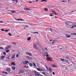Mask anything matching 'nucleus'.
Instances as JSON below:
<instances>
[{"label": "nucleus", "mask_w": 76, "mask_h": 76, "mask_svg": "<svg viewBox=\"0 0 76 76\" xmlns=\"http://www.w3.org/2000/svg\"><path fill=\"white\" fill-rule=\"evenodd\" d=\"M50 16L52 17V16H53V15H50Z\"/></svg>", "instance_id": "61"}, {"label": "nucleus", "mask_w": 76, "mask_h": 76, "mask_svg": "<svg viewBox=\"0 0 76 76\" xmlns=\"http://www.w3.org/2000/svg\"><path fill=\"white\" fill-rule=\"evenodd\" d=\"M50 58H50V57H48L46 58V60H47L48 61H49L50 60Z\"/></svg>", "instance_id": "11"}, {"label": "nucleus", "mask_w": 76, "mask_h": 76, "mask_svg": "<svg viewBox=\"0 0 76 76\" xmlns=\"http://www.w3.org/2000/svg\"><path fill=\"white\" fill-rule=\"evenodd\" d=\"M37 72H37L35 70L33 71V73L34 74V75H35L36 74H37Z\"/></svg>", "instance_id": "15"}, {"label": "nucleus", "mask_w": 76, "mask_h": 76, "mask_svg": "<svg viewBox=\"0 0 76 76\" xmlns=\"http://www.w3.org/2000/svg\"><path fill=\"white\" fill-rule=\"evenodd\" d=\"M2 73L3 74H5V75H7V72L5 71H3L2 72Z\"/></svg>", "instance_id": "9"}, {"label": "nucleus", "mask_w": 76, "mask_h": 76, "mask_svg": "<svg viewBox=\"0 0 76 76\" xmlns=\"http://www.w3.org/2000/svg\"><path fill=\"white\" fill-rule=\"evenodd\" d=\"M10 23H15V22H13L12 21H10Z\"/></svg>", "instance_id": "53"}, {"label": "nucleus", "mask_w": 76, "mask_h": 76, "mask_svg": "<svg viewBox=\"0 0 76 76\" xmlns=\"http://www.w3.org/2000/svg\"><path fill=\"white\" fill-rule=\"evenodd\" d=\"M65 58H66V59H67L68 60H69V57L66 56V57H65Z\"/></svg>", "instance_id": "31"}, {"label": "nucleus", "mask_w": 76, "mask_h": 76, "mask_svg": "<svg viewBox=\"0 0 76 76\" xmlns=\"http://www.w3.org/2000/svg\"><path fill=\"white\" fill-rule=\"evenodd\" d=\"M11 70V69L10 68H7L6 69V71L8 72H10Z\"/></svg>", "instance_id": "5"}, {"label": "nucleus", "mask_w": 76, "mask_h": 76, "mask_svg": "<svg viewBox=\"0 0 76 76\" xmlns=\"http://www.w3.org/2000/svg\"><path fill=\"white\" fill-rule=\"evenodd\" d=\"M72 66V64L69 65V66H68V67H69V66Z\"/></svg>", "instance_id": "52"}, {"label": "nucleus", "mask_w": 76, "mask_h": 76, "mask_svg": "<svg viewBox=\"0 0 76 76\" xmlns=\"http://www.w3.org/2000/svg\"><path fill=\"white\" fill-rule=\"evenodd\" d=\"M33 45L34 48H35V50H37V45H36V44L34 43Z\"/></svg>", "instance_id": "4"}, {"label": "nucleus", "mask_w": 76, "mask_h": 76, "mask_svg": "<svg viewBox=\"0 0 76 76\" xmlns=\"http://www.w3.org/2000/svg\"><path fill=\"white\" fill-rule=\"evenodd\" d=\"M16 12L15 11H12L11 12V13H16Z\"/></svg>", "instance_id": "43"}, {"label": "nucleus", "mask_w": 76, "mask_h": 76, "mask_svg": "<svg viewBox=\"0 0 76 76\" xmlns=\"http://www.w3.org/2000/svg\"><path fill=\"white\" fill-rule=\"evenodd\" d=\"M43 1H45V2H47L46 1H45V0H42L41 2H43Z\"/></svg>", "instance_id": "38"}, {"label": "nucleus", "mask_w": 76, "mask_h": 76, "mask_svg": "<svg viewBox=\"0 0 76 76\" xmlns=\"http://www.w3.org/2000/svg\"><path fill=\"white\" fill-rule=\"evenodd\" d=\"M49 30H50V31L51 32H53V31H52V29L50 28L49 29Z\"/></svg>", "instance_id": "42"}, {"label": "nucleus", "mask_w": 76, "mask_h": 76, "mask_svg": "<svg viewBox=\"0 0 76 76\" xmlns=\"http://www.w3.org/2000/svg\"><path fill=\"white\" fill-rule=\"evenodd\" d=\"M33 64L34 65V67H37V65H36V64L35 63Z\"/></svg>", "instance_id": "28"}, {"label": "nucleus", "mask_w": 76, "mask_h": 76, "mask_svg": "<svg viewBox=\"0 0 76 76\" xmlns=\"http://www.w3.org/2000/svg\"><path fill=\"white\" fill-rule=\"evenodd\" d=\"M19 72L20 73H23V71L22 70H20L19 71Z\"/></svg>", "instance_id": "14"}, {"label": "nucleus", "mask_w": 76, "mask_h": 76, "mask_svg": "<svg viewBox=\"0 0 76 76\" xmlns=\"http://www.w3.org/2000/svg\"><path fill=\"white\" fill-rule=\"evenodd\" d=\"M9 51H10V50H7V51H5V52L6 53H9Z\"/></svg>", "instance_id": "37"}, {"label": "nucleus", "mask_w": 76, "mask_h": 76, "mask_svg": "<svg viewBox=\"0 0 76 76\" xmlns=\"http://www.w3.org/2000/svg\"><path fill=\"white\" fill-rule=\"evenodd\" d=\"M40 76H44L43 75H42L41 74H40Z\"/></svg>", "instance_id": "57"}, {"label": "nucleus", "mask_w": 76, "mask_h": 76, "mask_svg": "<svg viewBox=\"0 0 76 76\" xmlns=\"http://www.w3.org/2000/svg\"><path fill=\"white\" fill-rule=\"evenodd\" d=\"M49 71L50 72H52V69H51V68H49Z\"/></svg>", "instance_id": "29"}, {"label": "nucleus", "mask_w": 76, "mask_h": 76, "mask_svg": "<svg viewBox=\"0 0 76 76\" xmlns=\"http://www.w3.org/2000/svg\"><path fill=\"white\" fill-rule=\"evenodd\" d=\"M45 11H46V12H48V9L47 8H45Z\"/></svg>", "instance_id": "19"}, {"label": "nucleus", "mask_w": 76, "mask_h": 76, "mask_svg": "<svg viewBox=\"0 0 76 76\" xmlns=\"http://www.w3.org/2000/svg\"><path fill=\"white\" fill-rule=\"evenodd\" d=\"M29 66H30V67H32V64L31 63H30L29 64Z\"/></svg>", "instance_id": "27"}, {"label": "nucleus", "mask_w": 76, "mask_h": 76, "mask_svg": "<svg viewBox=\"0 0 76 76\" xmlns=\"http://www.w3.org/2000/svg\"><path fill=\"white\" fill-rule=\"evenodd\" d=\"M31 34H38V32H34V33H32V32H31Z\"/></svg>", "instance_id": "22"}, {"label": "nucleus", "mask_w": 76, "mask_h": 76, "mask_svg": "<svg viewBox=\"0 0 76 76\" xmlns=\"http://www.w3.org/2000/svg\"><path fill=\"white\" fill-rule=\"evenodd\" d=\"M60 60H61V61H64V59H62L61 58L60 59Z\"/></svg>", "instance_id": "41"}, {"label": "nucleus", "mask_w": 76, "mask_h": 76, "mask_svg": "<svg viewBox=\"0 0 76 76\" xmlns=\"http://www.w3.org/2000/svg\"><path fill=\"white\" fill-rule=\"evenodd\" d=\"M15 2H16V3H18V1L16 0L15 1Z\"/></svg>", "instance_id": "55"}, {"label": "nucleus", "mask_w": 76, "mask_h": 76, "mask_svg": "<svg viewBox=\"0 0 76 76\" xmlns=\"http://www.w3.org/2000/svg\"><path fill=\"white\" fill-rule=\"evenodd\" d=\"M34 75L35 76H39L40 75V74L39 72H37V73L36 74H34Z\"/></svg>", "instance_id": "8"}, {"label": "nucleus", "mask_w": 76, "mask_h": 76, "mask_svg": "<svg viewBox=\"0 0 76 76\" xmlns=\"http://www.w3.org/2000/svg\"><path fill=\"white\" fill-rule=\"evenodd\" d=\"M12 44H13L14 45H16V43L15 42H12Z\"/></svg>", "instance_id": "26"}, {"label": "nucleus", "mask_w": 76, "mask_h": 76, "mask_svg": "<svg viewBox=\"0 0 76 76\" xmlns=\"http://www.w3.org/2000/svg\"><path fill=\"white\" fill-rule=\"evenodd\" d=\"M52 12L55 13V15H57V13H56V12L53 11Z\"/></svg>", "instance_id": "33"}, {"label": "nucleus", "mask_w": 76, "mask_h": 76, "mask_svg": "<svg viewBox=\"0 0 76 76\" xmlns=\"http://www.w3.org/2000/svg\"><path fill=\"white\" fill-rule=\"evenodd\" d=\"M38 0H37L36 1V2H37V1H38Z\"/></svg>", "instance_id": "64"}, {"label": "nucleus", "mask_w": 76, "mask_h": 76, "mask_svg": "<svg viewBox=\"0 0 76 76\" xmlns=\"http://www.w3.org/2000/svg\"><path fill=\"white\" fill-rule=\"evenodd\" d=\"M45 76H47V74H45V75H44Z\"/></svg>", "instance_id": "48"}, {"label": "nucleus", "mask_w": 76, "mask_h": 76, "mask_svg": "<svg viewBox=\"0 0 76 76\" xmlns=\"http://www.w3.org/2000/svg\"><path fill=\"white\" fill-rule=\"evenodd\" d=\"M16 57H19V55L18 54H17L16 56Z\"/></svg>", "instance_id": "46"}, {"label": "nucleus", "mask_w": 76, "mask_h": 76, "mask_svg": "<svg viewBox=\"0 0 76 76\" xmlns=\"http://www.w3.org/2000/svg\"><path fill=\"white\" fill-rule=\"evenodd\" d=\"M53 75H55V72H53Z\"/></svg>", "instance_id": "49"}, {"label": "nucleus", "mask_w": 76, "mask_h": 76, "mask_svg": "<svg viewBox=\"0 0 76 76\" xmlns=\"http://www.w3.org/2000/svg\"><path fill=\"white\" fill-rule=\"evenodd\" d=\"M12 69H13V70H15V69H16V68H15V67L13 66L12 67Z\"/></svg>", "instance_id": "25"}, {"label": "nucleus", "mask_w": 76, "mask_h": 76, "mask_svg": "<svg viewBox=\"0 0 76 76\" xmlns=\"http://www.w3.org/2000/svg\"><path fill=\"white\" fill-rule=\"evenodd\" d=\"M9 31V30H6L5 31V32H8Z\"/></svg>", "instance_id": "45"}, {"label": "nucleus", "mask_w": 76, "mask_h": 76, "mask_svg": "<svg viewBox=\"0 0 76 76\" xmlns=\"http://www.w3.org/2000/svg\"><path fill=\"white\" fill-rule=\"evenodd\" d=\"M72 35H76V34L75 33H74L72 34Z\"/></svg>", "instance_id": "54"}, {"label": "nucleus", "mask_w": 76, "mask_h": 76, "mask_svg": "<svg viewBox=\"0 0 76 76\" xmlns=\"http://www.w3.org/2000/svg\"><path fill=\"white\" fill-rule=\"evenodd\" d=\"M70 22L69 21H67L66 23V25L68 26H69V25H70Z\"/></svg>", "instance_id": "7"}, {"label": "nucleus", "mask_w": 76, "mask_h": 76, "mask_svg": "<svg viewBox=\"0 0 76 76\" xmlns=\"http://www.w3.org/2000/svg\"><path fill=\"white\" fill-rule=\"evenodd\" d=\"M45 54H47V55L46 56V57H49V55H48V54L47 52H46L45 53Z\"/></svg>", "instance_id": "18"}, {"label": "nucleus", "mask_w": 76, "mask_h": 76, "mask_svg": "<svg viewBox=\"0 0 76 76\" xmlns=\"http://www.w3.org/2000/svg\"><path fill=\"white\" fill-rule=\"evenodd\" d=\"M15 20H18V21H24V20L22 19V18H20L19 19H16L15 18Z\"/></svg>", "instance_id": "3"}, {"label": "nucleus", "mask_w": 76, "mask_h": 76, "mask_svg": "<svg viewBox=\"0 0 76 76\" xmlns=\"http://www.w3.org/2000/svg\"><path fill=\"white\" fill-rule=\"evenodd\" d=\"M8 35L9 36H10V37H11L12 36V35H11V33H9Z\"/></svg>", "instance_id": "39"}, {"label": "nucleus", "mask_w": 76, "mask_h": 76, "mask_svg": "<svg viewBox=\"0 0 76 76\" xmlns=\"http://www.w3.org/2000/svg\"><path fill=\"white\" fill-rule=\"evenodd\" d=\"M27 54H28V55H29V56H32V54H31V53H27Z\"/></svg>", "instance_id": "30"}, {"label": "nucleus", "mask_w": 76, "mask_h": 76, "mask_svg": "<svg viewBox=\"0 0 76 76\" xmlns=\"http://www.w3.org/2000/svg\"><path fill=\"white\" fill-rule=\"evenodd\" d=\"M0 49L3 50V49H4V48H3L2 47H0Z\"/></svg>", "instance_id": "40"}, {"label": "nucleus", "mask_w": 76, "mask_h": 76, "mask_svg": "<svg viewBox=\"0 0 76 76\" xmlns=\"http://www.w3.org/2000/svg\"><path fill=\"white\" fill-rule=\"evenodd\" d=\"M58 48L59 50H61L63 49H64V47L63 46H59L58 47Z\"/></svg>", "instance_id": "2"}, {"label": "nucleus", "mask_w": 76, "mask_h": 76, "mask_svg": "<svg viewBox=\"0 0 76 76\" xmlns=\"http://www.w3.org/2000/svg\"><path fill=\"white\" fill-rule=\"evenodd\" d=\"M66 36L67 38H70V35L69 34H66Z\"/></svg>", "instance_id": "16"}, {"label": "nucleus", "mask_w": 76, "mask_h": 76, "mask_svg": "<svg viewBox=\"0 0 76 76\" xmlns=\"http://www.w3.org/2000/svg\"><path fill=\"white\" fill-rule=\"evenodd\" d=\"M62 3H64L65 2H66V1H61Z\"/></svg>", "instance_id": "35"}, {"label": "nucleus", "mask_w": 76, "mask_h": 76, "mask_svg": "<svg viewBox=\"0 0 76 76\" xmlns=\"http://www.w3.org/2000/svg\"><path fill=\"white\" fill-rule=\"evenodd\" d=\"M25 27H27V28H29V26H25Z\"/></svg>", "instance_id": "58"}, {"label": "nucleus", "mask_w": 76, "mask_h": 76, "mask_svg": "<svg viewBox=\"0 0 76 76\" xmlns=\"http://www.w3.org/2000/svg\"><path fill=\"white\" fill-rule=\"evenodd\" d=\"M5 57V56H2L1 57V59H2V60H3V59H4V58Z\"/></svg>", "instance_id": "17"}, {"label": "nucleus", "mask_w": 76, "mask_h": 76, "mask_svg": "<svg viewBox=\"0 0 76 76\" xmlns=\"http://www.w3.org/2000/svg\"><path fill=\"white\" fill-rule=\"evenodd\" d=\"M54 42H55V41H53L52 42V44H54Z\"/></svg>", "instance_id": "51"}, {"label": "nucleus", "mask_w": 76, "mask_h": 76, "mask_svg": "<svg viewBox=\"0 0 76 76\" xmlns=\"http://www.w3.org/2000/svg\"><path fill=\"white\" fill-rule=\"evenodd\" d=\"M3 54H4V55H6V52H4L3 53Z\"/></svg>", "instance_id": "36"}, {"label": "nucleus", "mask_w": 76, "mask_h": 76, "mask_svg": "<svg viewBox=\"0 0 76 76\" xmlns=\"http://www.w3.org/2000/svg\"><path fill=\"white\" fill-rule=\"evenodd\" d=\"M74 28H76V25H74Z\"/></svg>", "instance_id": "56"}, {"label": "nucleus", "mask_w": 76, "mask_h": 76, "mask_svg": "<svg viewBox=\"0 0 76 76\" xmlns=\"http://www.w3.org/2000/svg\"><path fill=\"white\" fill-rule=\"evenodd\" d=\"M49 41H53V40L50 39Z\"/></svg>", "instance_id": "60"}, {"label": "nucleus", "mask_w": 76, "mask_h": 76, "mask_svg": "<svg viewBox=\"0 0 76 76\" xmlns=\"http://www.w3.org/2000/svg\"><path fill=\"white\" fill-rule=\"evenodd\" d=\"M51 66L52 67H53V68H56L57 66H56L54 65H51Z\"/></svg>", "instance_id": "10"}, {"label": "nucleus", "mask_w": 76, "mask_h": 76, "mask_svg": "<svg viewBox=\"0 0 76 76\" xmlns=\"http://www.w3.org/2000/svg\"><path fill=\"white\" fill-rule=\"evenodd\" d=\"M0 23H3V21H0Z\"/></svg>", "instance_id": "59"}, {"label": "nucleus", "mask_w": 76, "mask_h": 76, "mask_svg": "<svg viewBox=\"0 0 76 76\" xmlns=\"http://www.w3.org/2000/svg\"><path fill=\"white\" fill-rule=\"evenodd\" d=\"M11 47V46H10L8 45L6 47V49H7H7H9V48H10Z\"/></svg>", "instance_id": "12"}, {"label": "nucleus", "mask_w": 76, "mask_h": 76, "mask_svg": "<svg viewBox=\"0 0 76 76\" xmlns=\"http://www.w3.org/2000/svg\"><path fill=\"white\" fill-rule=\"evenodd\" d=\"M11 65H14V66H15L16 64H15L14 62H13L11 63Z\"/></svg>", "instance_id": "21"}, {"label": "nucleus", "mask_w": 76, "mask_h": 76, "mask_svg": "<svg viewBox=\"0 0 76 76\" xmlns=\"http://www.w3.org/2000/svg\"><path fill=\"white\" fill-rule=\"evenodd\" d=\"M37 69L38 71H39V72H41V69L39 68H37Z\"/></svg>", "instance_id": "24"}, {"label": "nucleus", "mask_w": 76, "mask_h": 76, "mask_svg": "<svg viewBox=\"0 0 76 76\" xmlns=\"http://www.w3.org/2000/svg\"><path fill=\"white\" fill-rule=\"evenodd\" d=\"M7 9H9V8H6V10H7V12H10V10H8Z\"/></svg>", "instance_id": "32"}, {"label": "nucleus", "mask_w": 76, "mask_h": 76, "mask_svg": "<svg viewBox=\"0 0 76 76\" xmlns=\"http://www.w3.org/2000/svg\"><path fill=\"white\" fill-rule=\"evenodd\" d=\"M41 72H44V70H42V69H41Z\"/></svg>", "instance_id": "47"}, {"label": "nucleus", "mask_w": 76, "mask_h": 76, "mask_svg": "<svg viewBox=\"0 0 76 76\" xmlns=\"http://www.w3.org/2000/svg\"><path fill=\"white\" fill-rule=\"evenodd\" d=\"M31 38L30 37H28V38H27V40L28 41H30L31 40Z\"/></svg>", "instance_id": "20"}, {"label": "nucleus", "mask_w": 76, "mask_h": 76, "mask_svg": "<svg viewBox=\"0 0 76 76\" xmlns=\"http://www.w3.org/2000/svg\"><path fill=\"white\" fill-rule=\"evenodd\" d=\"M23 64L24 65H28V64H29V62L28 61H26L25 62H23Z\"/></svg>", "instance_id": "1"}, {"label": "nucleus", "mask_w": 76, "mask_h": 76, "mask_svg": "<svg viewBox=\"0 0 76 76\" xmlns=\"http://www.w3.org/2000/svg\"><path fill=\"white\" fill-rule=\"evenodd\" d=\"M42 74H43V75H44L45 74V73L44 72H42Z\"/></svg>", "instance_id": "44"}, {"label": "nucleus", "mask_w": 76, "mask_h": 76, "mask_svg": "<svg viewBox=\"0 0 76 76\" xmlns=\"http://www.w3.org/2000/svg\"><path fill=\"white\" fill-rule=\"evenodd\" d=\"M50 61H52V60L51 59H50Z\"/></svg>", "instance_id": "63"}, {"label": "nucleus", "mask_w": 76, "mask_h": 76, "mask_svg": "<svg viewBox=\"0 0 76 76\" xmlns=\"http://www.w3.org/2000/svg\"><path fill=\"white\" fill-rule=\"evenodd\" d=\"M44 56H46V55H45V54H44Z\"/></svg>", "instance_id": "62"}, {"label": "nucleus", "mask_w": 76, "mask_h": 76, "mask_svg": "<svg viewBox=\"0 0 76 76\" xmlns=\"http://www.w3.org/2000/svg\"><path fill=\"white\" fill-rule=\"evenodd\" d=\"M24 10L26 11H29L30 10V9L27 8H24Z\"/></svg>", "instance_id": "6"}, {"label": "nucleus", "mask_w": 76, "mask_h": 76, "mask_svg": "<svg viewBox=\"0 0 76 76\" xmlns=\"http://www.w3.org/2000/svg\"><path fill=\"white\" fill-rule=\"evenodd\" d=\"M15 57V55H13V56L11 57V58H14Z\"/></svg>", "instance_id": "23"}, {"label": "nucleus", "mask_w": 76, "mask_h": 76, "mask_svg": "<svg viewBox=\"0 0 76 76\" xmlns=\"http://www.w3.org/2000/svg\"><path fill=\"white\" fill-rule=\"evenodd\" d=\"M1 31H4V32H5V31L4 30V29L3 28H2L1 29Z\"/></svg>", "instance_id": "34"}, {"label": "nucleus", "mask_w": 76, "mask_h": 76, "mask_svg": "<svg viewBox=\"0 0 76 76\" xmlns=\"http://www.w3.org/2000/svg\"><path fill=\"white\" fill-rule=\"evenodd\" d=\"M71 26L72 27H70V28L71 29H73L74 27H75V25H72Z\"/></svg>", "instance_id": "13"}, {"label": "nucleus", "mask_w": 76, "mask_h": 76, "mask_svg": "<svg viewBox=\"0 0 76 76\" xmlns=\"http://www.w3.org/2000/svg\"><path fill=\"white\" fill-rule=\"evenodd\" d=\"M32 3V1L29 2V3L30 4H31V3Z\"/></svg>", "instance_id": "50"}]
</instances>
